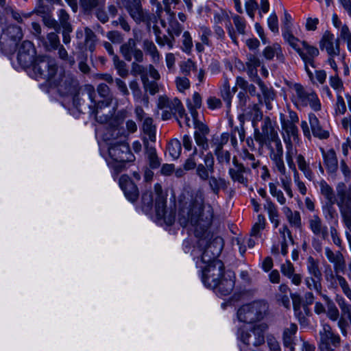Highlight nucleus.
Returning <instances> with one entry per match:
<instances>
[{"instance_id":"2eb2a0df","label":"nucleus","mask_w":351,"mask_h":351,"mask_svg":"<svg viewBox=\"0 0 351 351\" xmlns=\"http://www.w3.org/2000/svg\"><path fill=\"white\" fill-rule=\"evenodd\" d=\"M35 55L36 50L34 44L29 40H25L19 48L17 59L21 65L28 66L35 60L36 58Z\"/></svg>"},{"instance_id":"f704fd0d","label":"nucleus","mask_w":351,"mask_h":351,"mask_svg":"<svg viewBox=\"0 0 351 351\" xmlns=\"http://www.w3.org/2000/svg\"><path fill=\"white\" fill-rule=\"evenodd\" d=\"M264 208L267 210L269 220L276 228L279 225L278 212L276 205L270 199H267L264 204Z\"/></svg>"},{"instance_id":"8fccbe9b","label":"nucleus","mask_w":351,"mask_h":351,"mask_svg":"<svg viewBox=\"0 0 351 351\" xmlns=\"http://www.w3.org/2000/svg\"><path fill=\"white\" fill-rule=\"evenodd\" d=\"M283 210L286 215L289 223L295 227H300L301 225L300 214L298 211L292 212L288 207H284Z\"/></svg>"},{"instance_id":"c756f323","label":"nucleus","mask_w":351,"mask_h":351,"mask_svg":"<svg viewBox=\"0 0 351 351\" xmlns=\"http://www.w3.org/2000/svg\"><path fill=\"white\" fill-rule=\"evenodd\" d=\"M143 49L146 55L150 56L153 63H159L160 60V54L153 41L148 39L144 40L143 42Z\"/></svg>"},{"instance_id":"c85d7f7f","label":"nucleus","mask_w":351,"mask_h":351,"mask_svg":"<svg viewBox=\"0 0 351 351\" xmlns=\"http://www.w3.org/2000/svg\"><path fill=\"white\" fill-rule=\"evenodd\" d=\"M202 278H206L213 275L216 274H224V265L221 261H214L213 263L208 265L202 266Z\"/></svg>"},{"instance_id":"1a4fd4ad","label":"nucleus","mask_w":351,"mask_h":351,"mask_svg":"<svg viewBox=\"0 0 351 351\" xmlns=\"http://www.w3.org/2000/svg\"><path fill=\"white\" fill-rule=\"evenodd\" d=\"M293 92L295 104L298 107H310L317 111L321 108V104L316 94L311 89L304 88L300 84H294L291 87Z\"/></svg>"},{"instance_id":"f3484780","label":"nucleus","mask_w":351,"mask_h":351,"mask_svg":"<svg viewBox=\"0 0 351 351\" xmlns=\"http://www.w3.org/2000/svg\"><path fill=\"white\" fill-rule=\"evenodd\" d=\"M119 184L123 191L125 197L131 202H135L139 195L136 185L127 175H122L119 180Z\"/></svg>"},{"instance_id":"58836bf2","label":"nucleus","mask_w":351,"mask_h":351,"mask_svg":"<svg viewBox=\"0 0 351 351\" xmlns=\"http://www.w3.org/2000/svg\"><path fill=\"white\" fill-rule=\"evenodd\" d=\"M256 84L258 85L262 92L267 108L270 109V102L275 99L274 91L271 88L266 86L261 79H257Z\"/></svg>"},{"instance_id":"6e6552de","label":"nucleus","mask_w":351,"mask_h":351,"mask_svg":"<svg viewBox=\"0 0 351 351\" xmlns=\"http://www.w3.org/2000/svg\"><path fill=\"white\" fill-rule=\"evenodd\" d=\"M254 139L261 147L267 146L269 149L271 147V142L274 143L275 147L282 145L278 132L274 128V123L269 117L263 119L261 131L258 130V127L254 129Z\"/></svg>"},{"instance_id":"9b49d317","label":"nucleus","mask_w":351,"mask_h":351,"mask_svg":"<svg viewBox=\"0 0 351 351\" xmlns=\"http://www.w3.org/2000/svg\"><path fill=\"white\" fill-rule=\"evenodd\" d=\"M125 8L130 14V17L137 23H145L150 25L151 16L149 13L144 10L141 2L138 0L132 1H126Z\"/></svg>"},{"instance_id":"bb28decb","label":"nucleus","mask_w":351,"mask_h":351,"mask_svg":"<svg viewBox=\"0 0 351 351\" xmlns=\"http://www.w3.org/2000/svg\"><path fill=\"white\" fill-rule=\"evenodd\" d=\"M297 330V325L295 324H291L289 327L285 328L283 332V344L285 347L289 348L290 351H295L296 346H295V343H298L293 342V339ZM299 351H301V348H299Z\"/></svg>"},{"instance_id":"7ed1b4c3","label":"nucleus","mask_w":351,"mask_h":351,"mask_svg":"<svg viewBox=\"0 0 351 351\" xmlns=\"http://www.w3.org/2000/svg\"><path fill=\"white\" fill-rule=\"evenodd\" d=\"M318 184L326 203L337 204L347 228L351 230V186L347 191L346 184L339 182L336 186V198L333 189L324 180H320Z\"/></svg>"},{"instance_id":"72a5a7b5","label":"nucleus","mask_w":351,"mask_h":351,"mask_svg":"<svg viewBox=\"0 0 351 351\" xmlns=\"http://www.w3.org/2000/svg\"><path fill=\"white\" fill-rule=\"evenodd\" d=\"M319 261L312 256H308L306 260V269L310 276L316 279H322V274L319 269Z\"/></svg>"},{"instance_id":"0e129e2a","label":"nucleus","mask_w":351,"mask_h":351,"mask_svg":"<svg viewBox=\"0 0 351 351\" xmlns=\"http://www.w3.org/2000/svg\"><path fill=\"white\" fill-rule=\"evenodd\" d=\"M237 91V87H234L232 90L230 89H221V97L226 103V107L230 108L231 106V101L234 94Z\"/></svg>"},{"instance_id":"3c124183","label":"nucleus","mask_w":351,"mask_h":351,"mask_svg":"<svg viewBox=\"0 0 351 351\" xmlns=\"http://www.w3.org/2000/svg\"><path fill=\"white\" fill-rule=\"evenodd\" d=\"M47 43L46 42L45 45L49 51L57 49L60 45L59 36L55 32L49 33L47 36Z\"/></svg>"},{"instance_id":"0eeeda50","label":"nucleus","mask_w":351,"mask_h":351,"mask_svg":"<svg viewBox=\"0 0 351 351\" xmlns=\"http://www.w3.org/2000/svg\"><path fill=\"white\" fill-rule=\"evenodd\" d=\"M97 90L99 95L104 99V101H100L96 103L95 101V93L93 87L90 86L88 88V98L91 101L90 105V110L92 114L95 115V119L101 123L107 122L109 117L105 116L101 117L99 116V110L104 107H107L110 105L113 99V95L110 93V88L108 85L104 83H101L97 86Z\"/></svg>"},{"instance_id":"e2e57ef3","label":"nucleus","mask_w":351,"mask_h":351,"mask_svg":"<svg viewBox=\"0 0 351 351\" xmlns=\"http://www.w3.org/2000/svg\"><path fill=\"white\" fill-rule=\"evenodd\" d=\"M182 47L184 52L189 53L193 47L192 37L189 32H184L182 35Z\"/></svg>"},{"instance_id":"052dcab7","label":"nucleus","mask_w":351,"mask_h":351,"mask_svg":"<svg viewBox=\"0 0 351 351\" xmlns=\"http://www.w3.org/2000/svg\"><path fill=\"white\" fill-rule=\"evenodd\" d=\"M320 280L321 279H316L313 276H310L305 278L304 282L309 289L315 290L317 293H321L322 285Z\"/></svg>"},{"instance_id":"f03ea898","label":"nucleus","mask_w":351,"mask_h":351,"mask_svg":"<svg viewBox=\"0 0 351 351\" xmlns=\"http://www.w3.org/2000/svg\"><path fill=\"white\" fill-rule=\"evenodd\" d=\"M31 64L36 77L49 81L60 95H66L75 90L77 81L63 67L58 66L54 59L39 56Z\"/></svg>"},{"instance_id":"a19ab883","label":"nucleus","mask_w":351,"mask_h":351,"mask_svg":"<svg viewBox=\"0 0 351 351\" xmlns=\"http://www.w3.org/2000/svg\"><path fill=\"white\" fill-rule=\"evenodd\" d=\"M143 130L145 134L149 136L152 142L156 141V128L153 125V119L151 117H146L143 123Z\"/></svg>"},{"instance_id":"20e7f679","label":"nucleus","mask_w":351,"mask_h":351,"mask_svg":"<svg viewBox=\"0 0 351 351\" xmlns=\"http://www.w3.org/2000/svg\"><path fill=\"white\" fill-rule=\"evenodd\" d=\"M108 154L110 158L107 161L108 165L116 174L123 171L126 168L127 163L135 160V156L131 152L129 145L124 142L111 145L108 149Z\"/></svg>"},{"instance_id":"a878e982","label":"nucleus","mask_w":351,"mask_h":351,"mask_svg":"<svg viewBox=\"0 0 351 351\" xmlns=\"http://www.w3.org/2000/svg\"><path fill=\"white\" fill-rule=\"evenodd\" d=\"M325 254L328 260L334 264L335 269L337 273L343 271L345 269V261L340 252L334 253L329 247H326Z\"/></svg>"},{"instance_id":"f8f14e48","label":"nucleus","mask_w":351,"mask_h":351,"mask_svg":"<svg viewBox=\"0 0 351 351\" xmlns=\"http://www.w3.org/2000/svg\"><path fill=\"white\" fill-rule=\"evenodd\" d=\"M269 158L272 163L273 170L276 172L280 178L290 176L283 160V148L282 146L269 148Z\"/></svg>"},{"instance_id":"864d4df0","label":"nucleus","mask_w":351,"mask_h":351,"mask_svg":"<svg viewBox=\"0 0 351 351\" xmlns=\"http://www.w3.org/2000/svg\"><path fill=\"white\" fill-rule=\"evenodd\" d=\"M323 298L328 302L327 316L332 321L338 320L339 313L337 308L327 295H324Z\"/></svg>"},{"instance_id":"5701e85b","label":"nucleus","mask_w":351,"mask_h":351,"mask_svg":"<svg viewBox=\"0 0 351 351\" xmlns=\"http://www.w3.org/2000/svg\"><path fill=\"white\" fill-rule=\"evenodd\" d=\"M239 118L243 121L244 119L251 121L255 129L258 127V122L263 119V113L257 104H253L244 109L243 114L239 115Z\"/></svg>"},{"instance_id":"412c9836","label":"nucleus","mask_w":351,"mask_h":351,"mask_svg":"<svg viewBox=\"0 0 351 351\" xmlns=\"http://www.w3.org/2000/svg\"><path fill=\"white\" fill-rule=\"evenodd\" d=\"M204 165L199 164L196 168V175L202 181L208 180L210 174L214 172V158L211 154H207L204 157Z\"/></svg>"},{"instance_id":"a211bd4d","label":"nucleus","mask_w":351,"mask_h":351,"mask_svg":"<svg viewBox=\"0 0 351 351\" xmlns=\"http://www.w3.org/2000/svg\"><path fill=\"white\" fill-rule=\"evenodd\" d=\"M233 163L234 167L230 168L228 173L231 179L234 182H237L245 186L247 184V175L251 172L250 169L244 167L241 163H238L236 158H234Z\"/></svg>"},{"instance_id":"338daca9","label":"nucleus","mask_w":351,"mask_h":351,"mask_svg":"<svg viewBox=\"0 0 351 351\" xmlns=\"http://www.w3.org/2000/svg\"><path fill=\"white\" fill-rule=\"evenodd\" d=\"M330 86L339 95L343 90V84L342 80L337 76H331L329 79Z\"/></svg>"},{"instance_id":"13d9d810","label":"nucleus","mask_w":351,"mask_h":351,"mask_svg":"<svg viewBox=\"0 0 351 351\" xmlns=\"http://www.w3.org/2000/svg\"><path fill=\"white\" fill-rule=\"evenodd\" d=\"M226 274H213L212 276L206 278H202L203 283L205 286L207 287L211 288V289H215L219 284V280L223 278V276Z\"/></svg>"},{"instance_id":"37998d69","label":"nucleus","mask_w":351,"mask_h":351,"mask_svg":"<svg viewBox=\"0 0 351 351\" xmlns=\"http://www.w3.org/2000/svg\"><path fill=\"white\" fill-rule=\"evenodd\" d=\"M85 40L84 44L86 48L90 51H93L97 41L96 36L93 31L89 27L84 28Z\"/></svg>"},{"instance_id":"09e8293b","label":"nucleus","mask_w":351,"mask_h":351,"mask_svg":"<svg viewBox=\"0 0 351 351\" xmlns=\"http://www.w3.org/2000/svg\"><path fill=\"white\" fill-rule=\"evenodd\" d=\"M208 180L209 187L215 194H217L221 188L226 186V182L223 178L210 176Z\"/></svg>"},{"instance_id":"473e14b6","label":"nucleus","mask_w":351,"mask_h":351,"mask_svg":"<svg viewBox=\"0 0 351 351\" xmlns=\"http://www.w3.org/2000/svg\"><path fill=\"white\" fill-rule=\"evenodd\" d=\"M263 56L267 60H271L275 56L277 58L282 61L284 56L282 53V49L279 44L274 43L271 46H267L263 51Z\"/></svg>"},{"instance_id":"dca6fc26","label":"nucleus","mask_w":351,"mask_h":351,"mask_svg":"<svg viewBox=\"0 0 351 351\" xmlns=\"http://www.w3.org/2000/svg\"><path fill=\"white\" fill-rule=\"evenodd\" d=\"M320 348L324 346L337 347L340 343V337L333 332L330 325L324 324L319 331Z\"/></svg>"},{"instance_id":"49530a36","label":"nucleus","mask_w":351,"mask_h":351,"mask_svg":"<svg viewBox=\"0 0 351 351\" xmlns=\"http://www.w3.org/2000/svg\"><path fill=\"white\" fill-rule=\"evenodd\" d=\"M169 155L173 160L178 159L182 152V145L180 142L177 139L171 140L167 147Z\"/></svg>"},{"instance_id":"aec40b11","label":"nucleus","mask_w":351,"mask_h":351,"mask_svg":"<svg viewBox=\"0 0 351 351\" xmlns=\"http://www.w3.org/2000/svg\"><path fill=\"white\" fill-rule=\"evenodd\" d=\"M158 107L160 109H166L178 113L180 117L184 114V107L178 98L169 99L167 96H160L158 98Z\"/></svg>"},{"instance_id":"4468645a","label":"nucleus","mask_w":351,"mask_h":351,"mask_svg":"<svg viewBox=\"0 0 351 351\" xmlns=\"http://www.w3.org/2000/svg\"><path fill=\"white\" fill-rule=\"evenodd\" d=\"M301 45H302V48L300 49L298 53L304 62L305 69L311 77L313 73L308 69V65H311L314 67V59L315 57L318 56L319 50L317 47L309 45L306 41H302Z\"/></svg>"},{"instance_id":"680f3d73","label":"nucleus","mask_w":351,"mask_h":351,"mask_svg":"<svg viewBox=\"0 0 351 351\" xmlns=\"http://www.w3.org/2000/svg\"><path fill=\"white\" fill-rule=\"evenodd\" d=\"M265 218L263 215H258L256 222L254 224L252 230L251 235L256 237L261 232V230L265 228Z\"/></svg>"},{"instance_id":"603ef678","label":"nucleus","mask_w":351,"mask_h":351,"mask_svg":"<svg viewBox=\"0 0 351 351\" xmlns=\"http://www.w3.org/2000/svg\"><path fill=\"white\" fill-rule=\"evenodd\" d=\"M156 42L160 47H163L165 45L167 46L168 49H171L175 45L176 39L171 35H162L157 36L156 38Z\"/></svg>"},{"instance_id":"6ab92c4d","label":"nucleus","mask_w":351,"mask_h":351,"mask_svg":"<svg viewBox=\"0 0 351 351\" xmlns=\"http://www.w3.org/2000/svg\"><path fill=\"white\" fill-rule=\"evenodd\" d=\"M320 47L325 49L330 57L339 55V40L335 38V36L330 33L326 32L320 42Z\"/></svg>"},{"instance_id":"423d86ee","label":"nucleus","mask_w":351,"mask_h":351,"mask_svg":"<svg viewBox=\"0 0 351 351\" xmlns=\"http://www.w3.org/2000/svg\"><path fill=\"white\" fill-rule=\"evenodd\" d=\"M268 328L265 323L254 325L250 330H240L238 338L241 342V351H250L252 347H257L263 344L265 341V332Z\"/></svg>"},{"instance_id":"4c0bfd02","label":"nucleus","mask_w":351,"mask_h":351,"mask_svg":"<svg viewBox=\"0 0 351 351\" xmlns=\"http://www.w3.org/2000/svg\"><path fill=\"white\" fill-rule=\"evenodd\" d=\"M145 153L147 156L149 167L152 169H156L160 166V161L157 156L156 149L150 146L147 141L145 142Z\"/></svg>"},{"instance_id":"de8ad7c7","label":"nucleus","mask_w":351,"mask_h":351,"mask_svg":"<svg viewBox=\"0 0 351 351\" xmlns=\"http://www.w3.org/2000/svg\"><path fill=\"white\" fill-rule=\"evenodd\" d=\"M228 139L229 134L228 133H222L219 136L213 138L212 146L214 147L215 154L222 151L223 145L228 143Z\"/></svg>"},{"instance_id":"f257e3e1","label":"nucleus","mask_w":351,"mask_h":351,"mask_svg":"<svg viewBox=\"0 0 351 351\" xmlns=\"http://www.w3.org/2000/svg\"><path fill=\"white\" fill-rule=\"evenodd\" d=\"M213 218V210L210 205H204V193L202 189L196 190L191 195L189 202L186 203L178 213V221L183 227L191 226L194 234L198 238L197 245L203 250L198 257L196 264L208 265L214 261H219L217 257L223 248V239L213 236L208 228Z\"/></svg>"},{"instance_id":"4be33fe9","label":"nucleus","mask_w":351,"mask_h":351,"mask_svg":"<svg viewBox=\"0 0 351 351\" xmlns=\"http://www.w3.org/2000/svg\"><path fill=\"white\" fill-rule=\"evenodd\" d=\"M235 276L231 271H228L219 280L217 287V292L221 296L229 295L234 287Z\"/></svg>"},{"instance_id":"4d7b16f0","label":"nucleus","mask_w":351,"mask_h":351,"mask_svg":"<svg viewBox=\"0 0 351 351\" xmlns=\"http://www.w3.org/2000/svg\"><path fill=\"white\" fill-rule=\"evenodd\" d=\"M269 189L270 194L276 198L278 202L281 205H284L286 203V198L284 196L283 193L278 189L277 186L274 183H269Z\"/></svg>"},{"instance_id":"774afa93","label":"nucleus","mask_w":351,"mask_h":351,"mask_svg":"<svg viewBox=\"0 0 351 351\" xmlns=\"http://www.w3.org/2000/svg\"><path fill=\"white\" fill-rule=\"evenodd\" d=\"M42 19L44 24L49 28L53 29L56 32L60 30L59 23L50 14H43L42 15Z\"/></svg>"},{"instance_id":"9d476101","label":"nucleus","mask_w":351,"mask_h":351,"mask_svg":"<svg viewBox=\"0 0 351 351\" xmlns=\"http://www.w3.org/2000/svg\"><path fill=\"white\" fill-rule=\"evenodd\" d=\"M154 191L156 194L155 203L156 216L158 219H163L167 224L171 225L175 221V215L172 213L167 214V196L163 193L160 184H156Z\"/></svg>"},{"instance_id":"5fc2aeb1","label":"nucleus","mask_w":351,"mask_h":351,"mask_svg":"<svg viewBox=\"0 0 351 351\" xmlns=\"http://www.w3.org/2000/svg\"><path fill=\"white\" fill-rule=\"evenodd\" d=\"M339 38L346 43L347 49L351 53V30L348 25L344 24L340 29Z\"/></svg>"},{"instance_id":"393cba45","label":"nucleus","mask_w":351,"mask_h":351,"mask_svg":"<svg viewBox=\"0 0 351 351\" xmlns=\"http://www.w3.org/2000/svg\"><path fill=\"white\" fill-rule=\"evenodd\" d=\"M308 121L312 134L315 137L322 140L327 139L329 137V132L322 128L319 119L313 113L308 114Z\"/></svg>"},{"instance_id":"b1692460","label":"nucleus","mask_w":351,"mask_h":351,"mask_svg":"<svg viewBox=\"0 0 351 351\" xmlns=\"http://www.w3.org/2000/svg\"><path fill=\"white\" fill-rule=\"evenodd\" d=\"M309 228L312 232L316 235H320L323 239L328 237V228L324 226L322 219L317 215H313L308 220Z\"/></svg>"},{"instance_id":"a18cd8bd","label":"nucleus","mask_w":351,"mask_h":351,"mask_svg":"<svg viewBox=\"0 0 351 351\" xmlns=\"http://www.w3.org/2000/svg\"><path fill=\"white\" fill-rule=\"evenodd\" d=\"M282 36L285 40L298 53L300 49V44L302 41H300L298 38L295 37L293 34L291 33V30H283Z\"/></svg>"},{"instance_id":"ddd939ff","label":"nucleus","mask_w":351,"mask_h":351,"mask_svg":"<svg viewBox=\"0 0 351 351\" xmlns=\"http://www.w3.org/2000/svg\"><path fill=\"white\" fill-rule=\"evenodd\" d=\"M120 53L127 61H131L132 58L136 62H143L144 55L143 51L138 48L136 42L133 38H129L120 47Z\"/></svg>"},{"instance_id":"2f4dec72","label":"nucleus","mask_w":351,"mask_h":351,"mask_svg":"<svg viewBox=\"0 0 351 351\" xmlns=\"http://www.w3.org/2000/svg\"><path fill=\"white\" fill-rule=\"evenodd\" d=\"M23 34L20 27L16 25H10L5 29L3 30L1 38L8 37L11 40L17 43L23 38Z\"/></svg>"},{"instance_id":"7c9ffc66","label":"nucleus","mask_w":351,"mask_h":351,"mask_svg":"<svg viewBox=\"0 0 351 351\" xmlns=\"http://www.w3.org/2000/svg\"><path fill=\"white\" fill-rule=\"evenodd\" d=\"M281 126L283 131L282 138L284 141L287 137L289 139H291L292 137L294 141L298 138V130L295 124L282 119L281 120Z\"/></svg>"},{"instance_id":"69168bd1","label":"nucleus","mask_w":351,"mask_h":351,"mask_svg":"<svg viewBox=\"0 0 351 351\" xmlns=\"http://www.w3.org/2000/svg\"><path fill=\"white\" fill-rule=\"evenodd\" d=\"M335 278L337 280V285L338 284L341 287L343 293L351 301V289L345 278L341 276Z\"/></svg>"},{"instance_id":"bf43d9fd","label":"nucleus","mask_w":351,"mask_h":351,"mask_svg":"<svg viewBox=\"0 0 351 351\" xmlns=\"http://www.w3.org/2000/svg\"><path fill=\"white\" fill-rule=\"evenodd\" d=\"M58 16L60 23V27L61 26L62 29L72 28L71 25L69 23V15L65 10H59L58 12Z\"/></svg>"},{"instance_id":"ea45409f","label":"nucleus","mask_w":351,"mask_h":351,"mask_svg":"<svg viewBox=\"0 0 351 351\" xmlns=\"http://www.w3.org/2000/svg\"><path fill=\"white\" fill-rule=\"evenodd\" d=\"M285 143L286 146V161L289 167H293V165H295L293 157L297 154V149L293 147L291 139H289L288 137L285 139Z\"/></svg>"},{"instance_id":"e433bc0d","label":"nucleus","mask_w":351,"mask_h":351,"mask_svg":"<svg viewBox=\"0 0 351 351\" xmlns=\"http://www.w3.org/2000/svg\"><path fill=\"white\" fill-rule=\"evenodd\" d=\"M335 204L326 203L323 206V213L324 217L329 223H333L334 224L338 223V214L334 207Z\"/></svg>"},{"instance_id":"c9c22d12","label":"nucleus","mask_w":351,"mask_h":351,"mask_svg":"<svg viewBox=\"0 0 351 351\" xmlns=\"http://www.w3.org/2000/svg\"><path fill=\"white\" fill-rule=\"evenodd\" d=\"M187 108L192 116L193 119H196L198 117L197 109L199 108L202 106V97L197 93H194L193 95L192 101L188 100L186 103Z\"/></svg>"},{"instance_id":"79ce46f5","label":"nucleus","mask_w":351,"mask_h":351,"mask_svg":"<svg viewBox=\"0 0 351 351\" xmlns=\"http://www.w3.org/2000/svg\"><path fill=\"white\" fill-rule=\"evenodd\" d=\"M136 60L131 64V73L136 76L140 75L141 81H145L147 77V66L138 64Z\"/></svg>"},{"instance_id":"c03bdc74","label":"nucleus","mask_w":351,"mask_h":351,"mask_svg":"<svg viewBox=\"0 0 351 351\" xmlns=\"http://www.w3.org/2000/svg\"><path fill=\"white\" fill-rule=\"evenodd\" d=\"M112 61L118 75L121 77H126L129 73L126 63L124 61L120 60L118 56H114L112 58Z\"/></svg>"},{"instance_id":"cd10ccee","label":"nucleus","mask_w":351,"mask_h":351,"mask_svg":"<svg viewBox=\"0 0 351 351\" xmlns=\"http://www.w3.org/2000/svg\"><path fill=\"white\" fill-rule=\"evenodd\" d=\"M320 149L328 171L330 173H335L338 167V161L335 150L330 149L328 152H325L323 148Z\"/></svg>"},{"instance_id":"6e6d98bb","label":"nucleus","mask_w":351,"mask_h":351,"mask_svg":"<svg viewBox=\"0 0 351 351\" xmlns=\"http://www.w3.org/2000/svg\"><path fill=\"white\" fill-rule=\"evenodd\" d=\"M173 18L169 19V25L167 29L169 35L172 36L173 38L178 36L182 32L181 25L176 21L173 20Z\"/></svg>"},{"instance_id":"39448f33","label":"nucleus","mask_w":351,"mask_h":351,"mask_svg":"<svg viewBox=\"0 0 351 351\" xmlns=\"http://www.w3.org/2000/svg\"><path fill=\"white\" fill-rule=\"evenodd\" d=\"M268 304L264 300H255L242 305L237 312V319L245 324H254L263 320L267 315Z\"/></svg>"}]
</instances>
